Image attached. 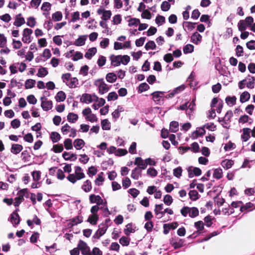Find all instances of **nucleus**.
Masks as SVG:
<instances>
[{
	"mask_svg": "<svg viewBox=\"0 0 255 255\" xmlns=\"http://www.w3.org/2000/svg\"><path fill=\"white\" fill-rule=\"evenodd\" d=\"M94 84L98 88L99 93L101 95L108 92L109 90V87L105 83L103 78L96 80Z\"/></svg>",
	"mask_w": 255,
	"mask_h": 255,
	"instance_id": "f257e3e1",
	"label": "nucleus"
},
{
	"mask_svg": "<svg viewBox=\"0 0 255 255\" xmlns=\"http://www.w3.org/2000/svg\"><path fill=\"white\" fill-rule=\"evenodd\" d=\"M108 227L109 225H105L103 224H101L99 226V229L94 234V235L93 236V238L94 239H99L101 236H102L106 233Z\"/></svg>",
	"mask_w": 255,
	"mask_h": 255,
	"instance_id": "f03ea898",
	"label": "nucleus"
},
{
	"mask_svg": "<svg viewBox=\"0 0 255 255\" xmlns=\"http://www.w3.org/2000/svg\"><path fill=\"white\" fill-rule=\"evenodd\" d=\"M40 100L41 101V106L44 111H47L52 108V102L50 100H47L45 96L41 97Z\"/></svg>",
	"mask_w": 255,
	"mask_h": 255,
	"instance_id": "7ed1b4c3",
	"label": "nucleus"
},
{
	"mask_svg": "<svg viewBox=\"0 0 255 255\" xmlns=\"http://www.w3.org/2000/svg\"><path fill=\"white\" fill-rule=\"evenodd\" d=\"M32 30L28 28L24 29L23 31V37L22 41L25 43H29L31 42L32 39H31L30 35L32 33Z\"/></svg>",
	"mask_w": 255,
	"mask_h": 255,
	"instance_id": "20e7f679",
	"label": "nucleus"
},
{
	"mask_svg": "<svg viewBox=\"0 0 255 255\" xmlns=\"http://www.w3.org/2000/svg\"><path fill=\"white\" fill-rule=\"evenodd\" d=\"M187 170L188 177L190 178L193 177L194 176H198L200 175L202 173V171L199 168L193 167L192 166L189 167Z\"/></svg>",
	"mask_w": 255,
	"mask_h": 255,
	"instance_id": "39448f33",
	"label": "nucleus"
},
{
	"mask_svg": "<svg viewBox=\"0 0 255 255\" xmlns=\"http://www.w3.org/2000/svg\"><path fill=\"white\" fill-rule=\"evenodd\" d=\"M89 200L91 203H96L98 206L106 203V202H104L103 200L99 195H95V194L90 195L89 196Z\"/></svg>",
	"mask_w": 255,
	"mask_h": 255,
	"instance_id": "423d86ee",
	"label": "nucleus"
},
{
	"mask_svg": "<svg viewBox=\"0 0 255 255\" xmlns=\"http://www.w3.org/2000/svg\"><path fill=\"white\" fill-rule=\"evenodd\" d=\"M18 209H16L10 216V221L13 225H17L20 221V217L17 212Z\"/></svg>",
	"mask_w": 255,
	"mask_h": 255,
	"instance_id": "0eeeda50",
	"label": "nucleus"
},
{
	"mask_svg": "<svg viewBox=\"0 0 255 255\" xmlns=\"http://www.w3.org/2000/svg\"><path fill=\"white\" fill-rule=\"evenodd\" d=\"M68 226L69 228H72L74 226L80 224L83 222V217L82 216H77L75 218H73L69 220Z\"/></svg>",
	"mask_w": 255,
	"mask_h": 255,
	"instance_id": "6e6552de",
	"label": "nucleus"
},
{
	"mask_svg": "<svg viewBox=\"0 0 255 255\" xmlns=\"http://www.w3.org/2000/svg\"><path fill=\"white\" fill-rule=\"evenodd\" d=\"M165 92L162 91H155L151 94L153 100L157 104H160L161 103L160 98L163 97Z\"/></svg>",
	"mask_w": 255,
	"mask_h": 255,
	"instance_id": "1a4fd4ad",
	"label": "nucleus"
},
{
	"mask_svg": "<svg viewBox=\"0 0 255 255\" xmlns=\"http://www.w3.org/2000/svg\"><path fill=\"white\" fill-rule=\"evenodd\" d=\"M86 35H81L73 43L72 42H69L68 45L74 44L77 46H83L85 44V41L86 40Z\"/></svg>",
	"mask_w": 255,
	"mask_h": 255,
	"instance_id": "9d476101",
	"label": "nucleus"
},
{
	"mask_svg": "<svg viewBox=\"0 0 255 255\" xmlns=\"http://www.w3.org/2000/svg\"><path fill=\"white\" fill-rule=\"evenodd\" d=\"M121 55H111L110 59L111 61V65L115 66H119L121 64Z\"/></svg>",
	"mask_w": 255,
	"mask_h": 255,
	"instance_id": "9b49d317",
	"label": "nucleus"
},
{
	"mask_svg": "<svg viewBox=\"0 0 255 255\" xmlns=\"http://www.w3.org/2000/svg\"><path fill=\"white\" fill-rule=\"evenodd\" d=\"M202 36L197 32H195L191 36V42L195 44H198L202 40Z\"/></svg>",
	"mask_w": 255,
	"mask_h": 255,
	"instance_id": "f8f14e48",
	"label": "nucleus"
},
{
	"mask_svg": "<svg viewBox=\"0 0 255 255\" xmlns=\"http://www.w3.org/2000/svg\"><path fill=\"white\" fill-rule=\"evenodd\" d=\"M134 163L135 165H137V167L140 168L141 170H144L146 168L145 161L140 157H136Z\"/></svg>",
	"mask_w": 255,
	"mask_h": 255,
	"instance_id": "ddd939ff",
	"label": "nucleus"
},
{
	"mask_svg": "<svg viewBox=\"0 0 255 255\" xmlns=\"http://www.w3.org/2000/svg\"><path fill=\"white\" fill-rule=\"evenodd\" d=\"M83 170L80 166H76L75 167V175L78 180H80L85 177V174L83 172Z\"/></svg>",
	"mask_w": 255,
	"mask_h": 255,
	"instance_id": "4468645a",
	"label": "nucleus"
},
{
	"mask_svg": "<svg viewBox=\"0 0 255 255\" xmlns=\"http://www.w3.org/2000/svg\"><path fill=\"white\" fill-rule=\"evenodd\" d=\"M205 130L204 126L198 128L197 129L192 133L194 139L197 138L199 136H202L205 133Z\"/></svg>",
	"mask_w": 255,
	"mask_h": 255,
	"instance_id": "2eb2a0df",
	"label": "nucleus"
},
{
	"mask_svg": "<svg viewBox=\"0 0 255 255\" xmlns=\"http://www.w3.org/2000/svg\"><path fill=\"white\" fill-rule=\"evenodd\" d=\"M23 149V146L19 144H12L10 149L11 153L14 154H18Z\"/></svg>",
	"mask_w": 255,
	"mask_h": 255,
	"instance_id": "dca6fc26",
	"label": "nucleus"
},
{
	"mask_svg": "<svg viewBox=\"0 0 255 255\" xmlns=\"http://www.w3.org/2000/svg\"><path fill=\"white\" fill-rule=\"evenodd\" d=\"M141 175V170L140 168L135 167L131 172V177L135 180H137Z\"/></svg>",
	"mask_w": 255,
	"mask_h": 255,
	"instance_id": "f3484780",
	"label": "nucleus"
},
{
	"mask_svg": "<svg viewBox=\"0 0 255 255\" xmlns=\"http://www.w3.org/2000/svg\"><path fill=\"white\" fill-rule=\"evenodd\" d=\"M251 130L249 128H244L243 129V134L241 136L242 138L244 141H247L250 138V133Z\"/></svg>",
	"mask_w": 255,
	"mask_h": 255,
	"instance_id": "a211bd4d",
	"label": "nucleus"
},
{
	"mask_svg": "<svg viewBox=\"0 0 255 255\" xmlns=\"http://www.w3.org/2000/svg\"><path fill=\"white\" fill-rule=\"evenodd\" d=\"M85 144V141L81 138L76 139L74 141V146L77 150L82 149Z\"/></svg>",
	"mask_w": 255,
	"mask_h": 255,
	"instance_id": "6ab92c4d",
	"label": "nucleus"
},
{
	"mask_svg": "<svg viewBox=\"0 0 255 255\" xmlns=\"http://www.w3.org/2000/svg\"><path fill=\"white\" fill-rule=\"evenodd\" d=\"M69 152L64 151L62 154V156L65 160L75 161L77 159V155L75 153H71L70 156H68Z\"/></svg>",
	"mask_w": 255,
	"mask_h": 255,
	"instance_id": "aec40b11",
	"label": "nucleus"
},
{
	"mask_svg": "<svg viewBox=\"0 0 255 255\" xmlns=\"http://www.w3.org/2000/svg\"><path fill=\"white\" fill-rule=\"evenodd\" d=\"M233 164L234 161L232 160L225 159L221 162L222 167L226 170L230 168Z\"/></svg>",
	"mask_w": 255,
	"mask_h": 255,
	"instance_id": "412c9836",
	"label": "nucleus"
},
{
	"mask_svg": "<svg viewBox=\"0 0 255 255\" xmlns=\"http://www.w3.org/2000/svg\"><path fill=\"white\" fill-rule=\"evenodd\" d=\"M80 101L82 103H92L93 99L92 98V95L89 94H84L82 95V97L80 99Z\"/></svg>",
	"mask_w": 255,
	"mask_h": 255,
	"instance_id": "4be33fe9",
	"label": "nucleus"
},
{
	"mask_svg": "<svg viewBox=\"0 0 255 255\" xmlns=\"http://www.w3.org/2000/svg\"><path fill=\"white\" fill-rule=\"evenodd\" d=\"M196 23H193L189 21H184L183 22V27L185 31H186V28L188 31H191L195 28Z\"/></svg>",
	"mask_w": 255,
	"mask_h": 255,
	"instance_id": "5701e85b",
	"label": "nucleus"
},
{
	"mask_svg": "<svg viewBox=\"0 0 255 255\" xmlns=\"http://www.w3.org/2000/svg\"><path fill=\"white\" fill-rule=\"evenodd\" d=\"M97 52V49L96 47H92L89 48L87 52L85 54V57L88 59H91L92 57L95 55Z\"/></svg>",
	"mask_w": 255,
	"mask_h": 255,
	"instance_id": "b1692460",
	"label": "nucleus"
},
{
	"mask_svg": "<svg viewBox=\"0 0 255 255\" xmlns=\"http://www.w3.org/2000/svg\"><path fill=\"white\" fill-rule=\"evenodd\" d=\"M82 189L85 192H89L92 189V184L91 182L89 180H87L85 181L83 185L82 186Z\"/></svg>",
	"mask_w": 255,
	"mask_h": 255,
	"instance_id": "393cba45",
	"label": "nucleus"
},
{
	"mask_svg": "<svg viewBox=\"0 0 255 255\" xmlns=\"http://www.w3.org/2000/svg\"><path fill=\"white\" fill-rule=\"evenodd\" d=\"M106 79L108 82L113 83L116 81L117 76L114 73H109L107 74Z\"/></svg>",
	"mask_w": 255,
	"mask_h": 255,
	"instance_id": "a878e982",
	"label": "nucleus"
},
{
	"mask_svg": "<svg viewBox=\"0 0 255 255\" xmlns=\"http://www.w3.org/2000/svg\"><path fill=\"white\" fill-rule=\"evenodd\" d=\"M55 98L57 102H63L66 99V94L62 91H59L57 93Z\"/></svg>",
	"mask_w": 255,
	"mask_h": 255,
	"instance_id": "bb28decb",
	"label": "nucleus"
},
{
	"mask_svg": "<svg viewBox=\"0 0 255 255\" xmlns=\"http://www.w3.org/2000/svg\"><path fill=\"white\" fill-rule=\"evenodd\" d=\"M50 138L52 141L53 143H56L60 139L61 136L58 132L56 131H53L51 133Z\"/></svg>",
	"mask_w": 255,
	"mask_h": 255,
	"instance_id": "cd10ccee",
	"label": "nucleus"
},
{
	"mask_svg": "<svg viewBox=\"0 0 255 255\" xmlns=\"http://www.w3.org/2000/svg\"><path fill=\"white\" fill-rule=\"evenodd\" d=\"M188 194L190 199L192 201H196L199 198V195L196 190H190Z\"/></svg>",
	"mask_w": 255,
	"mask_h": 255,
	"instance_id": "c85d7f7f",
	"label": "nucleus"
},
{
	"mask_svg": "<svg viewBox=\"0 0 255 255\" xmlns=\"http://www.w3.org/2000/svg\"><path fill=\"white\" fill-rule=\"evenodd\" d=\"M78 116L73 113H70L67 116V120L71 123H75L78 120Z\"/></svg>",
	"mask_w": 255,
	"mask_h": 255,
	"instance_id": "c756f323",
	"label": "nucleus"
},
{
	"mask_svg": "<svg viewBox=\"0 0 255 255\" xmlns=\"http://www.w3.org/2000/svg\"><path fill=\"white\" fill-rule=\"evenodd\" d=\"M170 130L172 132H176L178 130L179 124L177 122L172 121L170 123Z\"/></svg>",
	"mask_w": 255,
	"mask_h": 255,
	"instance_id": "7c9ffc66",
	"label": "nucleus"
},
{
	"mask_svg": "<svg viewBox=\"0 0 255 255\" xmlns=\"http://www.w3.org/2000/svg\"><path fill=\"white\" fill-rule=\"evenodd\" d=\"M98 219L99 217L97 214L92 215L89 216L87 222H89L92 225H95L97 224Z\"/></svg>",
	"mask_w": 255,
	"mask_h": 255,
	"instance_id": "2f4dec72",
	"label": "nucleus"
},
{
	"mask_svg": "<svg viewBox=\"0 0 255 255\" xmlns=\"http://www.w3.org/2000/svg\"><path fill=\"white\" fill-rule=\"evenodd\" d=\"M237 98L235 96L232 97L227 96L226 98V103L228 105L232 106L236 104Z\"/></svg>",
	"mask_w": 255,
	"mask_h": 255,
	"instance_id": "473e14b6",
	"label": "nucleus"
},
{
	"mask_svg": "<svg viewBox=\"0 0 255 255\" xmlns=\"http://www.w3.org/2000/svg\"><path fill=\"white\" fill-rule=\"evenodd\" d=\"M149 89V85L146 83H142L140 84L138 87V92L139 93H141L143 92H145L148 90Z\"/></svg>",
	"mask_w": 255,
	"mask_h": 255,
	"instance_id": "72a5a7b5",
	"label": "nucleus"
},
{
	"mask_svg": "<svg viewBox=\"0 0 255 255\" xmlns=\"http://www.w3.org/2000/svg\"><path fill=\"white\" fill-rule=\"evenodd\" d=\"M250 98V94L248 92H244L240 96V102L242 103L248 101Z\"/></svg>",
	"mask_w": 255,
	"mask_h": 255,
	"instance_id": "f704fd0d",
	"label": "nucleus"
},
{
	"mask_svg": "<svg viewBox=\"0 0 255 255\" xmlns=\"http://www.w3.org/2000/svg\"><path fill=\"white\" fill-rule=\"evenodd\" d=\"M184 241L181 239H179L177 241H171V244L172 247L175 249H177L182 247L183 246Z\"/></svg>",
	"mask_w": 255,
	"mask_h": 255,
	"instance_id": "c9c22d12",
	"label": "nucleus"
},
{
	"mask_svg": "<svg viewBox=\"0 0 255 255\" xmlns=\"http://www.w3.org/2000/svg\"><path fill=\"white\" fill-rule=\"evenodd\" d=\"M223 176V171L220 168H216L214 170L213 177L217 179H221Z\"/></svg>",
	"mask_w": 255,
	"mask_h": 255,
	"instance_id": "e433bc0d",
	"label": "nucleus"
},
{
	"mask_svg": "<svg viewBox=\"0 0 255 255\" xmlns=\"http://www.w3.org/2000/svg\"><path fill=\"white\" fill-rule=\"evenodd\" d=\"M35 83L36 81L34 80L31 79L26 80L25 82V89H28L32 88L34 86Z\"/></svg>",
	"mask_w": 255,
	"mask_h": 255,
	"instance_id": "4c0bfd02",
	"label": "nucleus"
},
{
	"mask_svg": "<svg viewBox=\"0 0 255 255\" xmlns=\"http://www.w3.org/2000/svg\"><path fill=\"white\" fill-rule=\"evenodd\" d=\"M247 79L249 82L247 83V87L248 88L253 89L254 88L255 78L254 77L248 75Z\"/></svg>",
	"mask_w": 255,
	"mask_h": 255,
	"instance_id": "58836bf2",
	"label": "nucleus"
},
{
	"mask_svg": "<svg viewBox=\"0 0 255 255\" xmlns=\"http://www.w3.org/2000/svg\"><path fill=\"white\" fill-rule=\"evenodd\" d=\"M194 46L190 44H188L183 47V50L184 54L191 53L194 51Z\"/></svg>",
	"mask_w": 255,
	"mask_h": 255,
	"instance_id": "ea45409f",
	"label": "nucleus"
},
{
	"mask_svg": "<svg viewBox=\"0 0 255 255\" xmlns=\"http://www.w3.org/2000/svg\"><path fill=\"white\" fill-rule=\"evenodd\" d=\"M102 128L103 130H110L111 124L108 119H104L101 121Z\"/></svg>",
	"mask_w": 255,
	"mask_h": 255,
	"instance_id": "a19ab883",
	"label": "nucleus"
},
{
	"mask_svg": "<svg viewBox=\"0 0 255 255\" xmlns=\"http://www.w3.org/2000/svg\"><path fill=\"white\" fill-rule=\"evenodd\" d=\"M48 74V70L46 68L41 67L38 69L37 76L39 77H44Z\"/></svg>",
	"mask_w": 255,
	"mask_h": 255,
	"instance_id": "79ce46f5",
	"label": "nucleus"
},
{
	"mask_svg": "<svg viewBox=\"0 0 255 255\" xmlns=\"http://www.w3.org/2000/svg\"><path fill=\"white\" fill-rule=\"evenodd\" d=\"M199 210L196 207H190L189 217L191 218H195L198 216Z\"/></svg>",
	"mask_w": 255,
	"mask_h": 255,
	"instance_id": "37998d69",
	"label": "nucleus"
},
{
	"mask_svg": "<svg viewBox=\"0 0 255 255\" xmlns=\"http://www.w3.org/2000/svg\"><path fill=\"white\" fill-rule=\"evenodd\" d=\"M78 84V80L76 77L72 78L70 79V82L69 83H66V85L70 88L76 87Z\"/></svg>",
	"mask_w": 255,
	"mask_h": 255,
	"instance_id": "c03bdc74",
	"label": "nucleus"
},
{
	"mask_svg": "<svg viewBox=\"0 0 255 255\" xmlns=\"http://www.w3.org/2000/svg\"><path fill=\"white\" fill-rule=\"evenodd\" d=\"M167 213L169 215L173 214V212L171 209L166 208L164 211L158 213L156 214V216H158V218L160 219L163 217L165 213Z\"/></svg>",
	"mask_w": 255,
	"mask_h": 255,
	"instance_id": "a18cd8bd",
	"label": "nucleus"
},
{
	"mask_svg": "<svg viewBox=\"0 0 255 255\" xmlns=\"http://www.w3.org/2000/svg\"><path fill=\"white\" fill-rule=\"evenodd\" d=\"M103 172H101L98 174V177L95 179V183L97 186H101L102 185L103 182L104 181V178L103 177Z\"/></svg>",
	"mask_w": 255,
	"mask_h": 255,
	"instance_id": "49530a36",
	"label": "nucleus"
},
{
	"mask_svg": "<svg viewBox=\"0 0 255 255\" xmlns=\"http://www.w3.org/2000/svg\"><path fill=\"white\" fill-rule=\"evenodd\" d=\"M195 227L197 229V232L199 233L204 229V223L202 221L196 222L194 223Z\"/></svg>",
	"mask_w": 255,
	"mask_h": 255,
	"instance_id": "de8ad7c7",
	"label": "nucleus"
},
{
	"mask_svg": "<svg viewBox=\"0 0 255 255\" xmlns=\"http://www.w3.org/2000/svg\"><path fill=\"white\" fill-rule=\"evenodd\" d=\"M25 23V20L23 17H18L16 16L15 21L13 23V24L19 27L21 26Z\"/></svg>",
	"mask_w": 255,
	"mask_h": 255,
	"instance_id": "09e8293b",
	"label": "nucleus"
},
{
	"mask_svg": "<svg viewBox=\"0 0 255 255\" xmlns=\"http://www.w3.org/2000/svg\"><path fill=\"white\" fill-rule=\"evenodd\" d=\"M64 147L67 150H70L72 149V140L70 138H66L64 141Z\"/></svg>",
	"mask_w": 255,
	"mask_h": 255,
	"instance_id": "8fccbe9b",
	"label": "nucleus"
},
{
	"mask_svg": "<svg viewBox=\"0 0 255 255\" xmlns=\"http://www.w3.org/2000/svg\"><path fill=\"white\" fill-rule=\"evenodd\" d=\"M18 195L20 197L23 198L25 196L26 198H29V193H28V190L27 188H24L20 190L18 192Z\"/></svg>",
	"mask_w": 255,
	"mask_h": 255,
	"instance_id": "3c124183",
	"label": "nucleus"
},
{
	"mask_svg": "<svg viewBox=\"0 0 255 255\" xmlns=\"http://www.w3.org/2000/svg\"><path fill=\"white\" fill-rule=\"evenodd\" d=\"M52 18L55 21H60L62 18V13L60 11H56L52 14Z\"/></svg>",
	"mask_w": 255,
	"mask_h": 255,
	"instance_id": "603ef678",
	"label": "nucleus"
},
{
	"mask_svg": "<svg viewBox=\"0 0 255 255\" xmlns=\"http://www.w3.org/2000/svg\"><path fill=\"white\" fill-rule=\"evenodd\" d=\"M163 202L165 204H166L167 206L170 205L172 202H173V199L171 195L169 194L166 195L163 198Z\"/></svg>",
	"mask_w": 255,
	"mask_h": 255,
	"instance_id": "864d4df0",
	"label": "nucleus"
},
{
	"mask_svg": "<svg viewBox=\"0 0 255 255\" xmlns=\"http://www.w3.org/2000/svg\"><path fill=\"white\" fill-rule=\"evenodd\" d=\"M156 48V44L153 41L150 40L147 42L145 45V48L146 50L149 49H154Z\"/></svg>",
	"mask_w": 255,
	"mask_h": 255,
	"instance_id": "5fc2aeb1",
	"label": "nucleus"
},
{
	"mask_svg": "<svg viewBox=\"0 0 255 255\" xmlns=\"http://www.w3.org/2000/svg\"><path fill=\"white\" fill-rule=\"evenodd\" d=\"M128 26H136L140 23V20L136 18H131L128 20Z\"/></svg>",
	"mask_w": 255,
	"mask_h": 255,
	"instance_id": "6e6d98bb",
	"label": "nucleus"
},
{
	"mask_svg": "<svg viewBox=\"0 0 255 255\" xmlns=\"http://www.w3.org/2000/svg\"><path fill=\"white\" fill-rule=\"evenodd\" d=\"M170 4L167 1H164L161 4V9L163 11H168L170 8Z\"/></svg>",
	"mask_w": 255,
	"mask_h": 255,
	"instance_id": "4d7b16f0",
	"label": "nucleus"
},
{
	"mask_svg": "<svg viewBox=\"0 0 255 255\" xmlns=\"http://www.w3.org/2000/svg\"><path fill=\"white\" fill-rule=\"evenodd\" d=\"M64 149L62 144H55L53 146V150L55 153L61 152Z\"/></svg>",
	"mask_w": 255,
	"mask_h": 255,
	"instance_id": "13d9d810",
	"label": "nucleus"
},
{
	"mask_svg": "<svg viewBox=\"0 0 255 255\" xmlns=\"http://www.w3.org/2000/svg\"><path fill=\"white\" fill-rule=\"evenodd\" d=\"M26 24L30 27H33L36 24L34 17L30 16L27 19Z\"/></svg>",
	"mask_w": 255,
	"mask_h": 255,
	"instance_id": "bf43d9fd",
	"label": "nucleus"
},
{
	"mask_svg": "<svg viewBox=\"0 0 255 255\" xmlns=\"http://www.w3.org/2000/svg\"><path fill=\"white\" fill-rule=\"evenodd\" d=\"M147 174L151 177H154L157 176V171L155 168L150 167L147 170Z\"/></svg>",
	"mask_w": 255,
	"mask_h": 255,
	"instance_id": "052dcab7",
	"label": "nucleus"
},
{
	"mask_svg": "<svg viewBox=\"0 0 255 255\" xmlns=\"http://www.w3.org/2000/svg\"><path fill=\"white\" fill-rule=\"evenodd\" d=\"M118 98L117 94L115 92H110L107 97L108 101H115Z\"/></svg>",
	"mask_w": 255,
	"mask_h": 255,
	"instance_id": "680f3d73",
	"label": "nucleus"
},
{
	"mask_svg": "<svg viewBox=\"0 0 255 255\" xmlns=\"http://www.w3.org/2000/svg\"><path fill=\"white\" fill-rule=\"evenodd\" d=\"M119 242L123 246H128L129 244V239L125 236H123L121 238Z\"/></svg>",
	"mask_w": 255,
	"mask_h": 255,
	"instance_id": "e2e57ef3",
	"label": "nucleus"
},
{
	"mask_svg": "<svg viewBox=\"0 0 255 255\" xmlns=\"http://www.w3.org/2000/svg\"><path fill=\"white\" fill-rule=\"evenodd\" d=\"M238 26L239 30L240 31H244L247 29V25L243 20H241L239 21L238 24Z\"/></svg>",
	"mask_w": 255,
	"mask_h": 255,
	"instance_id": "0e129e2a",
	"label": "nucleus"
},
{
	"mask_svg": "<svg viewBox=\"0 0 255 255\" xmlns=\"http://www.w3.org/2000/svg\"><path fill=\"white\" fill-rule=\"evenodd\" d=\"M33 180L38 181L40 180L41 177V172L40 171H34L32 172Z\"/></svg>",
	"mask_w": 255,
	"mask_h": 255,
	"instance_id": "69168bd1",
	"label": "nucleus"
},
{
	"mask_svg": "<svg viewBox=\"0 0 255 255\" xmlns=\"http://www.w3.org/2000/svg\"><path fill=\"white\" fill-rule=\"evenodd\" d=\"M182 172V168L179 166L173 170V175L177 178H180L181 176Z\"/></svg>",
	"mask_w": 255,
	"mask_h": 255,
	"instance_id": "338daca9",
	"label": "nucleus"
},
{
	"mask_svg": "<svg viewBox=\"0 0 255 255\" xmlns=\"http://www.w3.org/2000/svg\"><path fill=\"white\" fill-rule=\"evenodd\" d=\"M155 20L156 24L161 25L165 22V19L163 16L158 15Z\"/></svg>",
	"mask_w": 255,
	"mask_h": 255,
	"instance_id": "774afa93",
	"label": "nucleus"
}]
</instances>
